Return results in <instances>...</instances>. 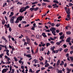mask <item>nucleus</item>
I'll list each match as a JSON object with an SVG mask.
<instances>
[{"mask_svg": "<svg viewBox=\"0 0 73 73\" xmlns=\"http://www.w3.org/2000/svg\"><path fill=\"white\" fill-rule=\"evenodd\" d=\"M38 2H33V3H32V5H35V4H37V3H38Z\"/></svg>", "mask_w": 73, "mask_h": 73, "instance_id": "nucleus-27", "label": "nucleus"}, {"mask_svg": "<svg viewBox=\"0 0 73 73\" xmlns=\"http://www.w3.org/2000/svg\"><path fill=\"white\" fill-rule=\"evenodd\" d=\"M34 9H35L34 8H31L30 9V10L31 11H33V10H34Z\"/></svg>", "mask_w": 73, "mask_h": 73, "instance_id": "nucleus-28", "label": "nucleus"}, {"mask_svg": "<svg viewBox=\"0 0 73 73\" xmlns=\"http://www.w3.org/2000/svg\"><path fill=\"white\" fill-rule=\"evenodd\" d=\"M11 63V62L10 61H8L7 62H6V64H10Z\"/></svg>", "mask_w": 73, "mask_h": 73, "instance_id": "nucleus-19", "label": "nucleus"}, {"mask_svg": "<svg viewBox=\"0 0 73 73\" xmlns=\"http://www.w3.org/2000/svg\"><path fill=\"white\" fill-rule=\"evenodd\" d=\"M6 7L7 6V3H5L3 4V7H4L5 6Z\"/></svg>", "mask_w": 73, "mask_h": 73, "instance_id": "nucleus-41", "label": "nucleus"}, {"mask_svg": "<svg viewBox=\"0 0 73 73\" xmlns=\"http://www.w3.org/2000/svg\"><path fill=\"white\" fill-rule=\"evenodd\" d=\"M70 58L71 60H72V61H73V57H70Z\"/></svg>", "mask_w": 73, "mask_h": 73, "instance_id": "nucleus-48", "label": "nucleus"}, {"mask_svg": "<svg viewBox=\"0 0 73 73\" xmlns=\"http://www.w3.org/2000/svg\"><path fill=\"white\" fill-rule=\"evenodd\" d=\"M33 51H34V50L33 49H31V52L33 54H34V52H33Z\"/></svg>", "mask_w": 73, "mask_h": 73, "instance_id": "nucleus-50", "label": "nucleus"}, {"mask_svg": "<svg viewBox=\"0 0 73 73\" xmlns=\"http://www.w3.org/2000/svg\"><path fill=\"white\" fill-rule=\"evenodd\" d=\"M35 27H33L32 28H31V29H32V30H33V31H35Z\"/></svg>", "mask_w": 73, "mask_h": 73, "instance_id": "nucleus-57", "label": "nucleus"}, {"mask_svg": "<svg viewBox=\"0 0 73 73\" xmlns=\"http://www.w3.org/2000/svg\"><path fill=\"white\" fill-rule=\"evenodd\" d=\"M58 51H59V50H54L52 51V53H58Z\"/></svg>", "mask_w": 73, "mask_h": 73, "instance_id": "nucleus-9", "label": "nucleus"}, {"mask_svg": "<svg viewBox=\"0 0 73 73\" xmlns=\"http://www.w3.org/2000/svg\"><path fill=\"white\" fill-rule=\"evenodd\" d=\"M25 8L26 9H28V8H30V7H29V6H27L26 7H25Z\"/></svg>", "mask_w": 73, "mask_h": 73, "instance_id": "nucleus-40", "label": "nucleus"}, {"mask_svg": "<svg viewBox=\"0 0 73 73\" xmlns=\"http://www.w3.org/2000/svg\"><path fill=\"white\" fill-rule=\"evenodd\" d=\"M11 73H14L15 72V70L13 69H12V70H11Z\"/></svg>", "mask_w": 73, "mask_h": 73, "instance_id": "nucleus-34", "label": "nucleus"}, {"mask_svg": "<svg viewBox=\"0 0 73 73\" xmlns=\"http://www.w3.org/2000/svg\"><path fill=\"white\" fill-rule=\"evenodd\" d=\"M52 33L54 36H56V32L54 31H52Z\"/></svg>", "mask_w": 73, "mask_h": 73, "instance_id": "nucleus-17", "label": "nucleus"}, {"mask_svg": "<svg viewBox=\"0 0 73 73\" xmlns=\"http://www.w3.org/2000/svg\"><path fill=\"white\" fill-rule=\"evenodd\" d=\"M66 66H67V64L65 63L64 65V67H66Z\"/></svg>", "mask_w": 73, "mask_h": 73, "instance_id": "nucleus-61", "label": "nucleus"}, {"mask_svg": "<svg viewBox=\"0 0 73 73\" xmlns=\"http://www.w3.org/2000/svg\"><path fill=\"white\" fill-rule=\"evenodd\" d=\"M23 8H24V7H23L22 8H21L19 10V12H21V13H22V12H23Z\"/></svg>", "mask_w": 73, "mask_h": 73, "instance_id": "nucleus-14", "label": "nucleus"}, {"mask_svg": "<svg viewBox=\"0 0 73 73\" xmlns=\"http://www.w3.org/2000/svg\"><path fill=\"white\" fill-rule=\"evenodd\" d=\"M3 40L5 41L6 42H8V41L7 40V39H6V38H4Z\"/></svg>", "mask_w": 73, "mask_h": 73, "instance_id": "nucleus-54", "label": "nucleus"}, {"mask_svg": "<svg viewBox=\"0 0 73 73\" xmlns=\"http://www.w3.org/2000/svg\"><path fill=\"white\" fill-rule=\"evenodd\" d=\"M60 64V60H58V61L56 63V65L57 66L59 65Z\"/></svg>", "mask_w": 73, "mask_h": 73, "instance_id": "nucleus-10", "label": "nucleus"}, {"mask_svg": "<svg viewBox=\"0 0 73 73\" xmlns=\"http://www.w3.org/2000/svg\"><path fill=\"white\" fill-rule=\"evenodd\" d=\"M38 62V60L36 59H35L33 61V62H34L35 64H36Z\"/></svg>", "mask_w": 73, "mask_h": 73, "instance_id": "nucleus-8", "label": "nucleus"}, {"mask_svg": "<svg viewBox=\"0 0 73 73\" xmlns=\"http://www.w3.org/2000/svg\"><path fill=\"white\" fill-rule=\"evenodd\" d=\"M53 2L55 3H57V4H58V2L57 1L54 0L53 1Z\"/></svg>", "mask_w": 73, "mask_h": 73, "instance_id": "nucleus-32", "label": "nucleus"}, {"mask_svg": "<svg viewBox=\"0 0 73 73\" xmlns=\"http://www.w3.org/2000/svg\"><path fill=\"white\" fill-rule=\"evenodd\" d=\"M30 40V39H29V38L27 39V42H29Z\"/></svg>", "mask_w": 73, "mask_h": 73, "instance_id": "nucleus-60", "label": "nucleus"}, {"mask_svg": "<svg viewBox=\"0 0 73 73\" xmlns=\"http://www.w3.org/2000/svg\"><path fill=\"white\" fill-rule=\"evenodd\" d=\"M26 9H26L25 7L23 9V12H24V11H26Z\"/></svg>", "mask_w": 73, "mask_h": 73, "instance_id": "nucleus-47", "label": "nucleus"}, {"mask_svg": "<svg viewBox=\"0 0 73 73\" xmlns=\"http://www.w3.org/2000/svg\"><path fill=\"white\" fill-rule=\"evenodd\" d=\"M24 45L27 46V43L26 42H25L24 43Z\"/></svg>", "mask_w": 73, "mask_h": 73, "instance_id": "nucleus-44", "label": "nucleus"}, {"mask_svg": "<svg viewBox=\"0 0 73 73\" xmlns=\"http://www.w3.org/2000/svg\"><path fill=\"white\" fill-rule=\"evenodd\" d=\"M29 26H30V25L28 24L25 25V27H29Z\"/></svg>", "mask_w": 73, "mask_h": 73, "instance_id": "nucleus-51", "label": "nucleus"}, {"mask_svg": "<svg viewBox=\"0 0 73 73\" xmlns=\"http://www.w3.org/2000/svg\"><path fill=\"white\" fill-rule=\"evenodd\" d=\"M48 60H46L45 62L44 63V64H48Z\"/></svg>", "mask_w": 73, "mask_h": 73, "instance_id": "nucleus-46", "label": "nucleus"}, {"mask_svg": "<svg viewBox=\"0 0 73 73\" xmlns=\"http://www.w3.org/2000/svg\"><path fill=\"white\" fill-rule=\"evenodd\" d=\"M5 20H3L2 21V24L3 25H4L5 24Z\"/></svg>", "mask_w": 73, "mask_h": 73, "instance_id": "nucleus-15", "label": "nucleus"}, {"mask_svg": "<svg viewBox=\"0 0 73 73\" xmlns=\"http://www.w3.org/2000/svg\"><path fill=\"white\" fill-rule=\"evenodd\" d=\"M70 19V15H67V18L65 19L66 20H67V21H69Z\"/></svg>", "mask_w": 73, "mask_h": 73, "instance_id": "nucleus-3", "label": "nucleus"}, {"mask_svg": "<svg viewBox=\"0 0 73 73\" xmlns=\"http://www.w3.org/2000/svg\"><path fill=\"white\" fill-rule=\"evenodd\" d=\"M52 6L54 7H53V8H55H55H58V6H57V4H53L52 5Z\"/></svg>", "mask_w": 73, "mask_h": 73, "instance_id": "nucleus-6", "label": "nucleus"}, {"mask_svg": "<svg viewBox=\"0 0 73 73\" xmlns=\"http://www.w3.org/2000/svg\"><path fill=\"white\" fill-rule=\"evenodd\" d=\"M4 56V54L3 53H2V54L0 55V58H1L3 57V56Z\"/></svg>", "mask_w": 73, "mask_h": 73, "instance_id": "nucleus-25", "label": "nucleus"}, {"mask_svg": "<svg viewBox=\"0 0 73 73\" xmlns=\"http://www.w3.org/2000/svg\"><path fill=\"white\" fill-rule=\"evenodd\" d=\"M29 72H31V73H34L35 72V71H32V69H31V68H30L29 69Z\"/></svg>", "mask_w": 73, "mask_h": 73, "instance_id": "nucleus-23", "label": "nucleus"}, {"mask_svg": "<svg viewBox=\"0 0 73 73\" xmlns=\"http://www.w3.org/2000/svg\"><path fill=\"white\" fill-rule=\"evenodd\" d=\"M38 9V7H37L35 8H34V9L35 11H37Z\"/></svg>", "mask_w": 73, "mask_h": 73, "instance_id": "nucleus-30", "label": "nucleus"}, {"mask_svg": "<svg viewBox=\"0 0 73 73\" xmlns=\"http://www.w3.org/2000/svg\"><path fill=\"white\" fill-rule=\"evenodd\" d=\"M65 9L66 11V13L67 14H70V9L69 8H68H68L67 7H65ZM68 10V11L67 10Z\"/></svg>", "mask_w": 73, "mask_h": 73, "instance_id": "nucleus-1", "label": "nucleus"}, {"mask_svg": "<svg viewBox=\"0 0 73 73\" xmlns=\"http://www.w3.org/2000/svg\"><path fill=\"white\" fill-rule=\"evenodd\" d=\"M56 32L57 33H58L60 32V30H56Z\"/></svg>", "mask_w": 73, "mask_h": 73, "instance_id": "nucleus-56", "label": "nucleus"}, {"mask_svg": "<svg viewBox=\"0 0 73 73\" xmlns=\"http://www.w3.org/2000/svg\"><path fill=\"white\" fill-rule=\"evenodd\" d=\"M15 16L13 17L10 20V22L12 24H13V20H14V19H15Z\"/></svg>", "mask_w": 73, "mask_h": 73, "instance_id": "nucleus-2", "label": "nucleus"}, {"mask_svg": "<svg viewBox=\"0 0 73 73\" xmlns=\"http://www.w3.org/2000/svg\"><path fill=\"white\" fill-rule=\"evenodd\" d=\"M56 44L58 45H59L60 44V42H57L56 43Z\"/></svg>", "mask_w": 73, "mask_h": 73, "instance_id": "nucleus-42", "label": "nucleus"}, {"mask_svg": "<svg viewBox=\"0 0 73 73\" xmlns=\"http://www.w3.org/2000/svg\"><path fill=\"white\" fill-rule=\"evenodd\" d=\"M58 73H63L62 72V70H60V71H59L58 72Z\"/></svg>", "mask_w": 73, "mask_h": 73, "instance_id": "nucleus-37", "label": "nucleus"}, {"mask_svg": "<svg viewBox=\"0 0 73 73\" xmlns=\"http://www.w3.org/2000/svg\"><path fill=\"white\" fill-rule=\"evenodd\" d=\"M45 67H48V66H49V64L47 63V64H45Z\"/></svg>", "mask_w": 73, "mask_h": 73, "instance_id": "nucleus-24", "label": "nucleus"}, {"mask_svg": "<svg viewBox=\"0 0 73 73\" xmlns=\"http://www.w3.org/2000/svg\"><path fill=\"white\" fill-rule=\"evenodd\" d=\"M63 47H64V48H66V46H66V44H64L63 45Z\"/></svg>", "mask_w": 73, "mask_h": 73, "instance_id": "nucleus-59", "label": "nucleus"}, {"mask_svg": "<svg viewBox=\"0 0 73 73\" xmlns=\"http://www.w3.org/2000/svg\"><path fill=\"white\" fill-rule=\"evenodd\" d=\"M66 33L68 35H70V32L69 31L67 32Z\"/></svg>", "mask_w": 73, "mask_h": 73, "instance_id": "nucleus-43", "label": "nucleus"}, {"mask_svg": "<svg viewBox=\"0 0 73 73\" xmlns=\"http://www.w3.org/2000/svg\"><path fill=\"white\" fill-rule=\"evenodd\" d=\"M40 70H39L37 71H36V73H38V72H40Z\"/></svg>", "mask_w": 73, "mask_h": 73, "instance_id": "nucleus-64", "label": "nucleus"}, {"mask_svg": "<svg viewBox=\"0 0 73 73\" xmlns=\"http://www.w3.org/2000/svg\"><path fill=\"white\" fill-rule=\"evenodd\" d=\"M50 43H51L52 44H54V42L53 41H51L50 42Z\"/></svg>", "mask_w": 73, "mask_h": 73, "instance_id": "nucleus-53", "label": "nucleus"}, {"mask_svg": "<svg viewBox=\"0 0 73 73\" xmlns=\"http://www.w3.org/2000/svg\"><path fill=\"white\" fill-rule=\"evenodd\" d=\"M9 69L8 68H7L6 69H3V70H2V73H5Z\"/></svg>", "mask_w": 73, "mask_h": 73, "instance_id": "nucleus-5", "label": "nucleus"}, {"mask_svg": "<svg viewBox=\"0 0 73 73\" xmlns=\"http://www.w3.org/2000/svg\"><path fill=\"white\" fill-rule=\"evenodd\" d=\"M26 56L27 57H29V58H31V57H32V56H31V55L30 54H26Z\"/></svg>", "mask_w": 73, "mask_h": 73, "instance_id": "nucleus-11", "label": "nucleus"}, {"mask_svg": "<svg viewBox=\"0 0 73 73\" xmlns=\"http://www.w3.org/2000/svg\"><path fill=\"white\" fill-rule=\"evenodd\" d=\"M66 70H67L68 72H70V71H71V69H69V68H67L66 69Z\"/></svg>", "mask_w": 73, "mask_h": 73, "instance_id": "nucleus-20", "label": "nucleus"}, {"mask_svg": "<svg viewBox=\"0 0 73 73\" xmlns=\"http://www.w3.org/2000/svg\"><path fill=\"white\" fill-rule=\"evenodd\" d=\"M36 23H34L33 24V27H34V28H36V27H37V26L36 25Z\"/></svg>", "mask_w": 73, "mask_h": 73, "instance_id": "nucleus-29", "label": "nucleus"}, {"mask_svg": "<svg viewBox=\"0 0 73 73\" xmlns=\"http://www.w3.org/2000/svg\"><path fill=\"white\" fill-rule=\"evenodd\" d=\"M64 61H61V63L60 64V66H61L62 65H64Z\"/></svg>", "mask_w": 73, "mask_h": 73, "instance_id": "nucleus-16", "label": "nucleus"}, {"mask_svg": "<svg viewBox=\"0 0 73 73\" xmlns=\"http://www.w3.org/2000/svg\"><path fill=\"white\" fill-rule=\"evenodd\" d=\"M8 57V56H7V55H5V58L7 59Z\"/></svg>", "mask_w": 73, "mask_h": 73, "instance_id": "nucleus-63", "label": "nucleus"}, {"mask_svg": "<svg viewBox=\"0 0 73 73\" xmlns=\"http://www.w3.org/2000/svg\"><path fill=\"white\" fill-rule=\"evenodd\" d=\"M14 58L15 60V61L17 62V61H18V60H17V58H16V57H14Z\"/></svg>", "mask_w": 73, "mask_h": 73, "instance_id": "nucleus-26", "label": "nucleus"}, {"mask_svg": "<svg viewBox=\"0 0 73 73\" xmlns=\"http://www.w3.org/2000/svg\"><path fill=\"white\" fill-rule=\"evenodd\" d=\"M19 20L17 18L15 22V23H19Z\"/></svg>", "mask_w": 73, "mask_h": 73, "instance_id": "nucleus-22", "label": "nucleus"}, {"mask_svg": "<svg viewBox=\"0 0 73 73\" xmlns=\"http://www.w3.org/2000/svg\"><path fill=\"white\" fill-rule=\"evenodd\" d=\"M42 35L44 37H47L46 35H45V33H42Z\"/></svg>", "mask_w": 73, "mask_h": 73, "instance_id": "nucleus-12", "label": "nucleus"}, {"mask_svg": "<svg viewBox=\"0 0 73 73\" xmlns=\"http://www.w3.org/2000/svg\"><path fill=\"white\" fill-rule=\"evenodd\" d=\"M44 49H45V47H44H44H42L41 49V50H42V51H44Z\"/></svg>", "mask_w": 73, "mask_h": 73, "instance_id": "nucleus-52", "label": "nucleus"}, {"mask_svg": "<svg viewBox=\"0 0 73 73\" xmlns=\"http://www.w3.org/2000/svg\"><path fill=\"white\" fill-rule=\"evenodd\" d=\"M52 68H53V67L52 66H51V67H49L48 68V69H52Z\"/></svg>", "mask_w": 73, "mask_h": 73, "instance_id": "nucleus-49", "label": "nucleus"}, {"mask_svg": "<svg viewBox=\"0 0 73 73\" xmlns=\"http://www.w3.org/2000/svg\"><path fill=\"white\" fill-rule=\"evenodd\" d=\"M13 12H11V15L9 16V17H11V16H12L13 15Z\"/></svg>", "mask_w": 73, "mask_h": 73, "instance_id": "nucleus-18", "label": "nucleus"}, {"mask_svg": "<svg viewBox=\"0 0 73 73\" xmlns=\"http://www.w3.org/2000/svg\"><path fill=\"white\" fill-rule=\"evenodd\" d=\"M22 24H27V22L25 21H22Z\"/></svg>", "mask_w": 73, "mask_h": 73, "instance_id": "nucleus-31", "label": "nucleus"}, {"mask_svg": "<svg viewBox=\"0 0 73 73\" xmlns=\"http://www.w3.org/2000/svg\"><path fill=\"white\" fill-rule=\"evenodd\" d=\"M64 38V34H63L62 36H61L60 37V39H63Z\"/></svg>", "mask_w": 73, "mask_h": 73, "instance_id": "nucleus-21", "label": "nucleus"}, {"mask_svg": "<svg viewBox=\"0 0 73 73\" xmlns=\"http://www.w3.org/2000/svg\"><path fill=\"white\" fill-rule=\"evenodd\" d=\"M17 5H21V4H22V3H21L19 2H18L17 3Z\"/></svg>", "mask_w": 73, "mask_h": 73, "instance_id": "nucleus-35", "label": "nucleus"}, {"mask_svg": "<svg viewBox=\"0 0 73 73\" xmlns=\"http://www.w3.org/2000/svg\"><path fill=\"white\" fill-rule=\"evenodd\" d=\"M9 31H10V32H11V31H12V29H11V27H9Z\"/></svg>", "mask_w": 73, "mask_h": 73, "instance_id": "nucleus-62", "label": "nucleus"}, {"mask_svg": "<svg viewBox=\"0 0 73 73\" xmlns=\"http://www.w3.org/2000/svg\"><path fill=\"white\" fill-rule=\"evenodd\" d=\"M73 50H72L70 52V54H73Z\"/></svg>", "mask_w": 73, "mask_h": 73, "instance_id": "nucleus-58", "label": "nucleus"}, {"mask_svg": "<svg viewBox=\"0 0 73 73\" xmlns=\"http://www.w3.org/2000/svg\"><path fill=\"white\" fill-rule=\"evenodd\" d=\"M6 54L8 56H9V52H6Z\"/></svg>", "mask_w": 73, "mask_h": 73, "instance_id": "nucleus-55", "label": "nucleus"}, {"mask_svg": "<svg viewBox=\"0 0 73 73\" xmlns=\"http://www.w3.org/2000/svg\"><path fill=\"white\" fill-rule=\"evenodd\" d=\"M69 6H70V7L72 6V5H73V4H72L71 3H69Z\"/></svg>", "mask_w": 73, "mask_h": 73, "instance_id": "nucleus-38", "label": "nucleus"}, {"mask_svg": "<svg viewBox=\"0 0 73 73\" xmlns=\"http://www.w3.org/2000/svg\"><path fill=\"white\" fill-rule=\"evenodd\" d=\"M51 28L52 29V31H54L56 30V28H54L52 27Z\"/></svg>", "mask_w": 73, "mask_h": 73, "instance_id": "nucleus-36", "label": "nucleus"}, {"mask_svg": "<svg viewBox=\"0 0 73 73\" xmlns=\"http://www.w3.org/2000/svg\"><path fill=\"white\" fill-rule=\"evenodd\" d=\"M36 38H37L38 39H40V36H39V35H36Z\"/></svg>", "mask_w": 73, "mask_h": 73, "instance_id": "nucleus-33", "label": "nucleus"}, {"mask_svg": "<svg viewBox=\"0 0 73 73\" xmlns=\"http://www.w3.org/2000/svg\"><path fill=\"white\" fill-rule=\"evenodd\" d=\"M50 45V43H48L46 44V46H49Z\"/></svg>", "mask_w": 73, "mask_h": 73, "instance_id": "nucleus-39", "label": "nucleus"}, {"mask_svg": "<svg viewBox=\"0 0 73 73\" xmlns=\"http://www.w3.org/2000/svg\"><path fill=\"white\" fill-rule=\"evenodd\" d=\"M70 37H69L67 38V40H66V42H70Z\"/></svg>", "mask_w": 73, "mask_h": 73, "instance_id": "nucleus-7", "label": "nucleus"}, {"mask_svg": "<svg viewBox=\"0 0 73 73\" xmlns=\"http://www.w3.org/2000/svg\"><path fill=\"white\" fill-rule=\"evenodd\" d=\"M23 18H24V17L21 16L17 18V19H19V21H21V20H23Z\"/></svg>", "mask_w": 73, "mask_h": 73, "instance_id": "nucleus-4", "label": "nucleus"}, {"mask_svg": "<svg viewBox=\"0 0 73 73\" xmlns=\"http://www.w3.org/2000/svg\"><path fill=\"white\" fill-rule=\"evenodd\" d=\"M54 48H55V46H53L52 47H51L50 48V50H52V52H53V51H54Z\"/></svg>", "mask_w": 73, "mask_h": 73, "instance_id": "nucleus-13", "label": "nucleus"}, {"mask_svg": "<svg viewBox=\"0 0 73 73\" xmlns=\"http://www.w3.org/2000/svg\"><path fill=\"white\" fill-rule=\"evenodd\" d=\"M11 60V58H9V57L7 58V61H10Z\"/></svg>", "mask_w": 73, "mask_h": 73, "instance_id": "nucleus-45", "label": "nucleus"}]
</instances>
